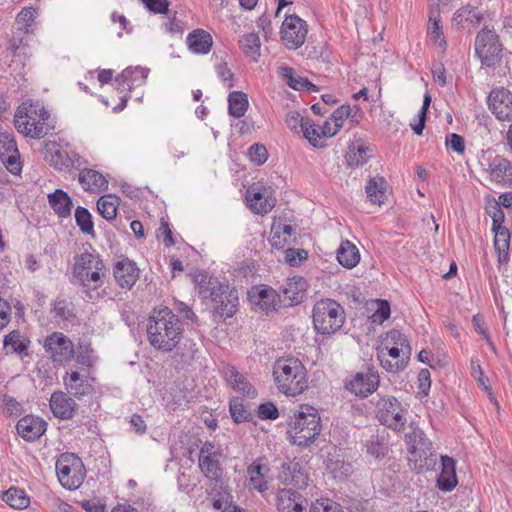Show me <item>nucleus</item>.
Here are the masks:
<instances>
[{"label":"nucleus","instance_id":"35","mask_svg":"<svg viewBox=\"0 0 512 512\" xmlns=\"http://www.w3.org/2000/svg\"><path fill=\"white\" fill-rule=\"evenodd\" d=\"M492 231L495 233L494 247L498 252V261L499 263H506L510 247V232L506 227L492 229Z\"/></svg>","mask_w":512,"mask_h":512},{"label":"nucleus","instance_id":"21","mask_svg":"<svg viewBox=\"0 0 512 512\" xmlns=\"http://www.w3.org/2000/svg\"><path fill=\"white\" fill-rule=\"evenodd\" d=\"M148 73L149 70L143 67H128L124 69L115 79L117 89L122 93L143 85L148 77Z\"/></svg>","mask_w":512,"mask_h":512},{"label":"nucleus","instance_id":"50","mask_svg":"<svg viewBox=\"0 0 512 512\" xmlns=\"http://www.w3.org/2000/svg\"><path fill=\"white\" fill-rule=\"evenodd\" d=\"M264 468L265 466L260 464L251 465L248 468V473L250 475V486L260 492L267 490V482L264 480L262 473Z\"/></svg>","mask_w":512,"mask_h":512},{"label":"nucleus","instance_id":"42","mask_svg":"<svg viewBox=\"0 0 512 512\" xmlns=\"http://www.w3.org/2000/svg\"><path fill=\"white\" fill-rule=\"evenodd\" d=\"M37 12L32 7L23 8L16 17V30L20 34H29L35 24Z\"/></svg>","mask_w":512,"mask_h":512},{"label":"nucleus","instance_id":"60","mask_svg":"<svg viewBox=\"0 0 512 512\" xmlns=\"http://www.w3.org/2000/svg\"><path fill=\"white\" fill-rule=\"evenodd\" d=\"M145 7L155 14H165L168 12V0H142Z\"/></svg>","mask_w":512,"mask_h":512},{"label":"nucleus","instance_id":"64","mask_svg":"<svg viewBox=\"0 0 512 512\" xmlns=\"http://www.w3.org/2000/svg\"><path fill=\"white\" fill-rule=\"evenodd\" d=\"M487 213L492 218V229H497L500 227H505L503 222L505 220L504 211L498 205H494L490 210H487Z\"/></svg>","mask_w":512,"mask_h":512},{"label":"nucleus","instance_id":"27","mask_svg":"<svg viewBox=\"0 0 512 512\" xmlns=\"http://www.w3.org/2000/svg\"><path fill=\"white\" fill-rule=\"evenodd\" d=\"M251 302L263 311L276 310L281 301L280 295L271 287L257 288L256 292L249 294Z\"/></svg>","mask_w":512,"mask_h":512},{"label":"nucleus","instance_id":"39","mask_svg":"<svg viewBox=\"0 0 512 512\" xmlns=\"http://www.w3.org/2000/svg\"><path fill=\"white\" fill-rule=\"evenodd\" d=\"M247 95L242 91H234L228 96V110L229 114L235 118H240L245 115L248 109Z\"/></svg>","mask_w":512,"mask_h":512},{"label":"nucleus","instance_id":"19","mask_svg":"<svg viewBox=\"0 0 512 512\" xmlns=\"http://www.w3.org/2000/svg\"><path fill=\"white\" fill-rule=\"evenodd\" d=\"M307 281L302 276L288 278L280 287V298L285 306L300 304L306 297Z\"/></svg>","mask_w":512,"mask_h":512},{"label":"nucleus","instance_id":"24","mask_svg":"<svg viewBox=\"0 0 512 512\" xmlns=\"http://www.w3.org/2000/svg\"><path fill=\"white\" fill-rule=\"evenodd\" d=\"M192 281L195 284L198 295L202 299H211L221 289V283L217 278L210 276L207 272L196 270L192 274Z\"/></svg>","mask_w":512,"mask_h":512},{"label":"nucleus","instance_id":"48","mask_svg":"<svg viewBox=\"0 0 512 512\" xmlns=\"http://www.w3.org/2000/svg\"><path fill=\"white\" fill-rule=\"evenodd\" d=\"M455 19L458 22H469L473 26L479 25L483 19L481 13L477 11L476 8L471 6H466L460 8L455 13Z\"/></svg>","mask_w":512,"mask_h":512},{"label":"nucleus","instance_id":"6","mask_svg":"<svg viewBox=\"0 0 512 512\" xmlns=\"http://www.w3.org/2000/svg\"><path fill=\"white\" fill-rule=\"evenodd\" d=\"M49 113L44 108L36 109L32 105L20 106L14 116V125L17 131L32 139L45 137L51 127L46 123Z\"/></svg>","mask_w":512,"mask_h":512},{"label":"nucleus","instance_id":"47","mask_svg":"<svg viewBox=\"0 0 512 512\" xmlns=\"http://www.w3.org/2000/svg\"><path fill=\"white\" fill-rule=\"evenodd\" d=\"M229 410L235 423L247 422L252 419V414L244 406L241 399H232L230 401Z\"/></svg>","mask_w":512,"mask_h":512},{"label":"nucleus","instance_id":"44","mask_svg":"<svg viewBox=\"0 0 512 512\" xmlns=\"http://www.w3.org/2000/svg\"><path fill=\"white\" fill-rule=\"evenodd\" d=\"M239 45L247 56H250L253 60H257V57L260 55L261 43L256 33L244 35L239 40Z\"/></svg>","mask_w":512,"mask_h":512},{"label":"nucleus","instance_id":"43","mask_svg":"<svg viewBox=\"0 0 512 512\" xmlns=\"http://www.w3.org/2000/svg\"><path fill=\"white\" fill-rule=\"evenodd\" d=\"M382 344L399 347L405 357L411 356V346L406 336L398 330L393 329L387 332Z\"/></svg>","mask_w":512,"mask_h":512},{"label":"nucleus","instance_id":"61","mask_svg":"<svg viewBox=\"0 0 512 512\" xmlns=\"http://www.w3.org/2000/svg\"><path fill=\"white\" fill-rule=\"evenodd\" d=\"M446 145L459 154L465 151L464 138L456 133H451L447 136Z\"/></svg>","mask_w":512,"mask_h":512},{"label":"nucleus","instance_id":"17","mask_svg":"<svg viewBox=\"0 0 512 512\" xmlns=\"http://www.w3.org/2000/svg\"><path fill=\"white\" fill-rule=\"evenodd\" d=\"M377 358L381 366L391 373L402 371L410 359V357H405L402 354V350L399 347L382 343L377 347Z\"/></svg>","mask_w":512,"mask_h":512},{"label":"nucleus","instance_id":"45","mask_svg":"<svg viewBox=\"0 0 512 512\" xmlns=\"http://www.w3.org/2000/svg\"><path fill=\"white\" fill-rule=\"evenodd\" d=\"M75 221L82 233L92 237L95 236L92 216L88 209L78 206L75 210Z\"/></svg>","mask_w":512,"mask_h":512},{"label":"nucleus","instance_id":"12","mask_svg":"<svg viewBox=\"0 0 512 512\" xmlns=\"http://www.w3.org/2000/svg\"><path fill=\"white\" fill-rule=\"evenodd\" d=\"M280 35L281 40L288 49H297L305 42L307 24L295 14L288 15L282 23Z\"/></svg>","mask_w":512,"mask_h":512},{"label":"nucleus","instance_id":"56","mask_svg":"<svg viewBox=\"0 0 512 512\" xmlns=\"http://www.w3.org/2000/svg\"><path fill=\"white\" fill-rule=\"evenodd\" d=\"M249 157L257 165H261L266 162L268 158V152L264 145L255 143L249 148Z\"/></svg>","mask_w":512,"mask_h":512},{"label":"nucleus","instance_id":"55","mask_svg":"<svg viewBox=\"0 0 512 512\" xmlns=\"http://www.w3.org/2000/svg\"><path fill=\"white\" fill-rule=\"evenodd\" d=\"M428 35L434 41L441 40L445 44V40L442 37L443 33L440 26L439 15H434L432 12L429 17Z\"/></svg>","mask_w":512,"mask_h":512},{"label":"nucleus","instance_id":"57","mask_svg":"<svg viewBox=\"0 0 512 512\" xmlns=\"http://www.w3.org/2000/svg\"><path fill=\"white\" fill-rule=\"evenodd\" d=\"M258 416L262 420H275L279 417V411L275 404L266 402L258 407Z\"/></svg>","mask_w":512,"mask_h":512},{"label":"nucleus","instance_id":"33","mask_svg":"<svg viewBox=\"0 0 512 512\" xmlns=\"http://www.w3.org/2000/svg\"><path fill=\"white\" fill-rule=\"evenodd\" d=\"M48 202L54 212L61 218H66L71 214L73 206L69 195L62 189H57L48 195Z\"/></svg>","mask_w":512,"mask_h":512},{"label":"nucleus","instance_id":"23","mask_svg":"<svg viewBox=\"0 0 512 512\" xmlns=\"http://www.w3.org/2000/svg\"><path fill=\"white\" fill-rule=\"evenodd\" d=\"M46 426L47 423L43 419L27 415L18 421L16 429L23 439L33 441L43 435L46 431Z\"/></svg>","mask_w":512,"mask_h":512},{"label":"nucleus","instance_id":"36","mask_svg":"<svg viewBox=\"0 0 512 512\" xmlns=\"http://www.w3.org/2000/svg\"><path fill=\"white\" fill-rule=\"evenodd\" d=\"M387 182L383 177L371 178L365 189L367 197L374 204H382L386 198Z\"/></svg>","mask_w":512,"mask_h":512},{"label":"nucleus","instance_id":"26","mask_svg":"<svg viewBox=\"0 0 512 512\" xmlns=\"http://www.w3.org/2000/svg\"><path fill=\"white\" fill-rule=\"evenodd\" d=\"M456 463L449 456H441V472L437 478V486L441 491L450 492L458 484Z\"/></svg>","mask_w":512,"mask_h":512},{"label":"nucleus","instance_id":"25","mask_svg":"<svg viewBox=\"0 0 512 512\" xmlns=\"http://www.w3.org/2000/svg\"><path fill=\"white\" fill-rule=\"evenodd\" d=\"M78 180L85 191L100 193L108 189V181L105 176L94 169H82Z\"/></svg>","mask_w":512,"mask_h":512},{"label":"nucleus","instance_id":"29","mask_svg":"<svg viewBox=\"0 0 512 512\" xmlns=\"http://www.w3.org/2000/svg\"><path fill=\"white\" fill-rule=\"evenodd\" d=\"M340 265L347 269L356 267L360 262V252L357 246L349 240H343L336 252Z\"/></svg>","mask_w":512,"mask_h":512},{"label":"nucleus","instance_id":"37","mask_svg":"<svg viewBox=\"0 0 512 512\" xmlns=\"http://www.w3.org/2000/svg\"><path fill=\"white\" fill-rule=\"evenodd\" d=\"M2 500L13 509H25L30 505V498L26 492L15 486L3 493Z\"/></svg>","mask_w":512,"mask_h":512},{"label":"nucleus","instance_id":"62","mask_svg":"<svg viewBox=\"0 0 512 512\" xmlns=\"http://www.w3.org/2000/svg\"><path fill=\"white\" fill-rule=\"evenodd\" d=\"M351 112L352 108L349 105H342L337 108L332 113V119L335 123V126L341 128L343 126V121L350 117Z\"/></svg>","mask_w":512,"mask_h":512},{"label":"nucleus","instance_id":"11","mask_svg":"<svg viewBox=\"0 0 512 512\" xmlns=\"http://www.w3.org/2000/svg\"><path fill=\"white\" fill-rule=\"evenodd\" d=\"M43 347L52 361L58 365H65L75 357L73 342L61 332L47 336Z\"/></svg>","mask_w":512,"mask_h":512},{"label":"nucleus","instance_id":"59","mask_svg":"<svg viewBox=\"0 0 512 512\" xmlns=\"http://www.w3.org/2000/svg\"><path fill=\"white\" fill-rule=\"evenodd\" d=\"M46 159H48L50 164L58 170H63L69 166L67 155L59 149H56L54 152H50V157L46 155Z\"/></svg>","mask_w":512,"mask_h":512},{"label":"nucleus","instance_id":"9","mask_svg":"<svg viewBox=\"0 0 512 512\" xmlns=\"http://www.w3.org/2000/svg\"><path fill=\"white\" fill-rule=\"evenodd\" d=\"M502 44L498 35L487 27L483 28L475 39V53L482 66L495 67L501 61Z\"/></svg>","mask_w":512,"mask_h":512},{"label":"nucleus","instance_id":"16","mask_svg":"<svg viewBox=\"0 0 512 512\" xmlns=\"http://www.w3.org/2000/svg\"><path fill=\"white\" fill-rule=\"evenodd\" d=\"M486 164L481 163L482 166H486L484 170L488 174V178L491 182L500 184L503 186L510 185L512 182V163L507 158L501 155L489 156L485 159Z\"/></svg>","mask_w":512,"mask_h":512},{"label":"nucleus","instance_id":"22","mask_svg":"<svg viewBox=\"0 0 512 512\" xmlns=\"http://www.w3.org/2000/svg\"><path fill=\"white\" fill-rule=\"evenodd\" d=\"M113 275L121 288L131 289L139 278V269L133 261L125 258L115 264Z\"/></svg>","mask_w":512,"mask_h":512},{"label":"nucleus","instance_id":"31","mask_svg":"<svg viewBox=\"0 0 512 512\" xmlns=\"http://www.w3.org/2000/svg\"><path fill=\"white\" fill-rule=\"evenodd\" d=\"M186 42L189 49L197 54H207L213 44L211 35L203 29H196L189 33Z\"/></svg>","mask_w":512,"mask_h":512},{"label":"nucleus","instance_id":"53","mask_svg":"<svg viewBox=\"0 0 512 512\" xmlns=\"http://www.w3.org/2000/svg\"><path fill=\"white\" fill-rule=\"evenodd\" d=\"M1 162L4 164L6 169L14 175L20 174L22 170V164L20 161L19 151L13 154L0 157Z\"/></svg>","mask_w":512,"mask_h":512},{"label":"nucleus","instance_id":"10","mask_svg":"<svg viewBox=\"0 0 512 512\" xmlns=\"http://www.w3.org/2000/svg\"><path fill=\"white\" fill-rule=\"evenodd\" d=\"M380 376L374 366H368L365 370L356 372L344 381V388L359 398H367L379 387Z\"/></svg>","mask_w":512,"mask_h":512},{"label":"nucleus","instance_id":"1","mask_svg":"<svg viewBox=\"0 0 512 512\" xmlns=\"http://www.w3.org/2000/svg\"><path fill=\"white\" fill-rule=\"evenodd\" d=\"M150 345L162 352H171L183 335V323L168 307L154 309L147 324Z\"/></svg>","mask_w":512,"mask_h":512},{"label":"nucleus","instance_id":"38","mask_svg":"<svg viewBox=\"0 0 512 512\" xmlns=\"http://www.w3.org/2000/svg\"><path fill=\"white\" fill-rule=\"evenodd\" d=\"M220 457H198V465L205 477L218 482L222 477L223 469L219 462Z\"/></svg>","mask_w":512,"mask_h":512},{"label":"nucleus","instance_id":"3","mask_svg":"<svg viewBox=\"0 0 512 512\" xmlns=\"http://www.w3.org/2000/svg\"><path fill=\"white\" fill-rule=\"evenodd\" d=\"M73 276L89 300L93 292L104 284L106 267L99 254L84 252L75 259Z\"/></svg>","mask_w":512,"mask_h":512},{"label":"nucleus","instance_id":"18","mask_svg":"<svg viewBox=\"0 0 512 512\" xmlns=\"http://www.w3.org/2000/svg\"><path fill=\"white\" fill-rule=\"evenodd\" d=\"M214 305L217 314L221 317H232L238 307V292L235 288H231L228 284H222L221 289L216 292L210 299Z\"/></svg>","mask_w":512,"mask_h":512},{"label":"nucleus","instance_id":"58","mask_svg":"<svg viewBox=\"0 0 512 512\" xmlns=\"http://www.w3.org/2000/svg\"><path fill=\"white\" fill-rule=\"evenodd\" d=\"M307 120L308 118L302 117L298 112L290 111L286 115L285 123L291 130L299 132L302 130L305 124L304 122Z\"/></svg>","mask_w":512,"mask_h":512},{"label":"nucleus","instance_id":"2","mask_svg":"<svg viewBox=\"0 0 512 512\" xmlns=\"http://www.w3.org/2000/svg\"><path fill=\"white\" fill-rule=\"evenodd\" d=\"M273 378L277 389L286 396L295 397L308 388L304 364L296 357H281L273 364Z\"/></svg>","mask_w":512,"mask_h":512},{"label":"nucleus","instance_id":"14","mask_svg":"<svg viewBox=\"0 0 512 512\" xmlns=\"http://www.w3.org/2000/svg\"><path fill=\"white\" fill-rule=\"evenodd\" d=\"M405 442L408 446V453L411 461H422L433 456L432 442L425 433L418 427L411 426V431L405 434Z\"/></svg>","mask_w":512,"mask_h":512},{"label":"nucleus","instance_id":"5","mask_svg":"<svg viewBox=\"0 0 512 512\" xmlns=\"http://www.w3.org/2000/svg\"><path fill=\"white\" fill-rule=\"evenodd\" d=\"M312 318L317 333L332 335L345 323V310L333 299H321L313 307Z\"/></svg>","mask_w":512,"mask_h":512},{"label":"nucleus","instance_id":"52","mask_svg":"<svg viewBox=\"0 0 512 512\" xmlns=\"http://www.w3.org/2000/svg\"><path fill=\"white\" fill-rule=\"evenodd\" d=\"M308 258V253L304 249L288 248L285 250V261L290 266L297 267Z\"/></svg>","mask_w":512,"mask_h":512},{"label":"nucleus","instance_id":"28","mask_svg":"<svg viewBox=\"0 0 512 512\" xmlns=\"http://www.w3.org/2000/svg\"><path fill=\"white\" fill-rule=\"evenodd\" d=\"M223 373L227 382L234 390L250 398L256 397V389L250 384L244 375L236 370L235 367L228 366L224 369Z\"/></svg>","mask_w":512,"mask_h":512},{"label":"nucleus","instance_id":"32","mask_svg":"<svg viewBox=\"0 0 512 512\" xmlns=\"http://www.w3.org/2000/svg\"><path fill=\"white\" fill-rule=\"evenodd\" d=\"M246 199L251 210L257 214H267L275 206V200L273 198L265 196L262 192L256 191L252 187L247 190Z\"/></svg>","mask_w":512,"mask_h":512},{"label":"nucleus","instance_id":"13","mask_svg":"<svg viewBox=\"0 0 512 512\" xmlns=\"http://www.w3.org/2000/svg\"><path fill=\"white\" fill-rule=\"evenodd\" d=\"M488 108L499 121H512V92L504 87L490 91Z\"/></svg>","mask_w":512,"mask_h":512},{"label":"nucleus","instance_id":"46","mask_svg":"<svg viewBox=\"0 0 512 512\" xmlns=\"http://www.w3.org/2000/svg\"><path fill=\"white\" fill-rule=\"evenodd\" d=\"M301 495L292 489H282L277 496V508L280 512L292 511L295 500H298Z\"/></svg>","mask_w":512,"mask_h":512},{"label":"nucleus","instance_id":"30","mask_svg":"<svg viewBox=\"0 0 512 512\" xmlns=\"http://www.w3.org/2000/svg\"><path fill=\"white\" fill-rule=\"evenodd\" d=\"M6 353H15L21 358L28 356L30 340L18 330H14L5 336L3 341Z\"/></svg>","mask_w":512,"mask_h":512},{"label":"nucleus","instance_id":"49","mask_svg":"<svg viewBox=\"0 0 512 512\" xmlns=\"http://www.w3.org/2000/svg\"><path fill=\"white\" fill-rule=\"evenodd\" d=\"M51 312L54 318L69 320L74 317L72 303L66 299H56L52 304Z\"/></svg>","mask_w":512,"mask_h":512},{"label":"nucleus","instance_id":"34","mask_svg":"<svg viewBox=\"0 0 512 512\" xmlns=\"http://www.w3.org/2000/svg\"><path fill=\"white\" fill-rule=\"evenodd\" d=\"M370 148L364 145L361 141L353 142L346 153V162L350 167H359L364 165L368 159V152Z\"/></svg>","mask_w":512,"mask_h":512},{"label":"nucleus","instance_id":"63","mask_svg":"<svg viewBox=\"0 0 512 512\" xmlns=\"http://www.w3.org/2000/svg\"><path fill=\"white\" fill-rule=\"evenodd\" d=\"M221 449L214 442L206 441L204 442L199 450V457H220Z\"/></svg>","mask_w":512,"mask_h":512},{"label":"nucleus","instance_id":"20","mask_svg":"<svg viewBox=\"0 0 512 512\" xmlns=\"http://www.w3.org/2000/svg\"><path fill=\"white\" fill-rule=\"evenodd\" d=\"M70 394L61 390L51 394L49 406L51 412L56 418L61 420L72 419L78 409L76 401L69 396Z\"/></svg>","mask_w":512,"mask_h":512},{"label":"nucleus","instance_id":"51","mask_svg":"<svg viewBox=\"0 0 512 512\" xmlns=\"http://www.w3.org/2000/svg\"><path fill=\"white\" fill-rule=\"evenodd\" d=\"M304 123L305 124L301 130L303 132L304 137L309 141V143L313 147H321L322 145L319 144V141L321 139L320 131L315 127V125L311 122L309 118Z\"/></svg>","mask_w":512,"mask_h":512},{"label":"nucleus","instance_id":"4","mask_svg":"<svg viewBox=\"0 0 512 512\" xmlns=\"http://www.w3.org/2000/svg\"><path fill=\"white\" fill-rule=\"evenodd\" d=\"M321 430V417L318 410L304 405L290 417L287 433L293 444L307 447L316 440Z\"/></svg>","mask_w":512,"mask_h":512},{"label":"nucleus","instance_id":"8","mask_svg":"<svg viewBox=\"0 0 512 512\" xmlns=\"http://www.w3.org/2000/svg\"><path fill=\"white\" fill-rule=\"evenodd\" d=\"M375 414L382 425L394 431L403 430L407 422V411L394 396H380L375 405Z\"/></svg>","mask_w":512,"mask_h":512},{"label":"nucleus","instance_id":"41","mask_svg":"<svg viewBox=\"0 0 512 512\" xmlns=\"http://www.w3.org/2000/svg\"><path fill=\"white\" fill-rule=\"evenodd\" d=\"M282 77L286 80L287 84L295 90H316V86L309 82L308 79L295 76L294 69L288 66L280 68Z\"/></svg>","mask_w":512,"mask_h":512},{"label":"nucleus","instance_id":"7","mask_svg":"<svg viewBox=\"0 0 512 512\" xmlns=\"http://www.w3.org/2000/svg\"><path fill=\"white\" fill-rule=\"evenodd\" d=\"M55 468L60 484L68 490L78 489L86 476L83 461L74 453H62L56 461Z\"/></svg>","mask_w":512,"mask_h":512},{"label":"nucleus","instance_id":"54","mask_svg":"<svg viewBox=\"0 0 512 512\" xmlns=\"http://www.w3.org/2000/svg\"><path fill=\"white\" fill-rule=\"evenodd\" d=\"M18 151L14 137L9 133L0 134V157L16 153Z\"/></svg>","mask_w":512,"mask_h":512},{"label":"nucleus","instance_id":"15","mask_svg":"<svg viewBox=\"0 0 512 512\" xmlns=\"http://www.w3.org/2000/svg\"><path fill=\"white\" fill-rule=\"evenodd\" d=\"M95 378L89 376L88 372L80 371L66 372L63 376V384L68 394L77 399L91 395L94 392Z\"/></svg>","mask_w":512,"mask_h":512},{"label":"nucleus","instance_id":"40","mask_svg":"<svg viewBox=\"0 0 512 512\" xmlns=\"http://www.w3.org/2000/svg\"><path fill=\"white\" fill-rule=\"evenodd\" d=\"M119 198L111 194L101 196L97 201V210L99 214L107 221L114 220L117 215Z\"/></svg>","mask_w":512,"mask_h":512}]
</instances>
